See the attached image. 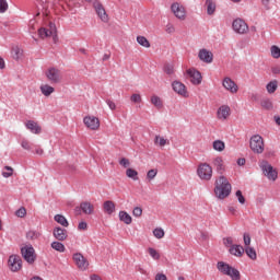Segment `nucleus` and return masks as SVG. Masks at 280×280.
<instances>
[{
  "label": "nucleus",
  "instance_id": "e433bc0d",
  "mask_svg": "<svg viewBox=\"0 0 280 280\" xmlns=\"http://www.w3.org/2000/svg\"><path fill=\"white\" fill-rule=\"evenodd\" d=\"M39 38H48V36H54V31H49L45 27L38 30Z\"/></svg>",
  "mask_w": 280,
  "mask_h": 280
},
{
  "label": "nucleus",
  "instance_id": "aec40b11",
  "mask_svg": "<svg viewBox=\"0 0 280 280\" xmlns=\"http://www.w3.org/2000/svg\"><path fill=\"white\" fill-rule=\"evenodd\" d=\"M218 119H228L229 116L231 115V107H229V105H222L218 112Z\"/></svg>",
  "mask_w": 280,
  "mask_h": 280
},
{
  "label": "nucleus",
  "instance_id": "ddd939ff",
  "mask_svg": "<svg viewBox=\"0 0 280 280\" xmlns=\"http://www.w3.org/2000/svg\"><path fill=\"white\" fill-rule=\"evenodd\" d=\"M83 124L90 130H100V118H97L95 116H85L83 118Z\"/></svg>",
  "mask_w": 280,
  "mask_h": 280
},
{
  "label": "nucleus",
  "instance_id": "393cba45",
  "mask_svg": "<svg viewBox=\"0 0 280 280\" xmlns=\"http://www.w3.org/2000/svg\"><path fill=\"white\" fill-rule=\"evenodd\" d=\"M39 89L40 92L45 95V97H49V95H51V93L56 91V89H54V86L49 84H43Z\"/></svg>",
  "mask_w": 280,
  "mask_h": 280
},
{
  "label": "nucleus",
  "instance_id": "7c9ffc66",
  "mask_svg": "<svg viewBox=\"0 0 280 280\" xmlns=\"http://www.w3.org/2000/svg\"><path fill=\"white\" fill-rule=\"evenodd\" d=\"M244 253H246L247 257H249V259H257V252L255 250V248L247 246L244 248Z\"/></svg>",
  "mask_w": 280,
  "mask_h": 280
},
{
  "label": "nucleus",
  "instance_id": "ea45409f",
  "mask_svg": "<svg viewBox=\"0 0 280 280\" xmlns=\"http://www.w3.org/2000/svg\"><path fill=\"white\" fill-rule=\"evenodd\" d=\"M153 235L156 237V240H163V237H165V231H163L161 228H156L153 230Z\"/></svg>",
  "mask_w": 280,
  "mask_h": 280
},
{
  "label": "nucleus",
  "instance_id": "de8ad7c7",
  "mask_svg": "<svg viewBox=\"0 0 280 280\" xmlns=\"http://www.w3.org/2000/svg\"><path fill=\"white\" fill-rule=\"evenodd\" d=\"M21 148H23V150H32V143H30V141L22 139L21 141Z\"/></svg>",
  "mask_w": 280,
  "mask_h": 280
},
{
  "label": "nucleus",
  "instance_id": "8fccbe9b",
  "mask_svg": "<svg viewBox=\"0 0 280 280\" xmlns=\"http://www.w3.org/2000/svg\"><path fill=\"white\" fill-rule=\"evenodd\" d=\"M130 101L133 102V104H141V94H132Z\"/></svg>",
  "mask_w": 280,
  "mask_h": 280
},
{
  "label": "nucleus",
  "instance_id": "7ed1b4c3",
  "mask_svg": "<svg viewBox=\"0 0 280 280\" xmlns=\"http://www.w3.org/2000/svg\"><path fill=\"white\" fill-rule=\"evenodd\" d=\"M249 148L254 154H264V138L259 135H254L249 140Z\"/></svg>",
  "mask_w": 280,
  "mask_h": 280
},
{
  "label": "nucleus",
  "instance_id": "5fc2aeb1",
  "mask_svg": "<svg viewBox=\"0 0 280 280\" xmlns=\"http://www.w3.org/2000/svg\"><path fill=\"white\" fill-rule=\"evenodd\" d=\"M105 102L107 106L110 108V110H115L117 108V105L110 98H107Z\"/></svg>",
  "mask_w": 280,
  "mask_h": 280
},
{
  "label": "nucleus",
  "instance_id": "f257e3e1",
  "mask_svg": "<svg viewBox=\"0 0 280 280\" xmlns=\"http://www.w3.org/2000/svg\"><path fill=\"white\" fill-rule=\"evenodd\" d=\"M214 194L219 200H224V198H229L231 196V183L224 175H221L214 184Z\"/></svg>",
  "mask_w": 280,
  "mask_h": 280
},
{
  "label": "nucleus",
  "instance_id": "774afa93",
  "mask_svg": "<svg viewBox=\"0 0 280 280\" xmlns=\"http://www.w3.org/2000/svg\"><path fill=\"white\" fill-rule=\"evenodd\" d=\"M90 279H91V280H102V278H100V276H97V275H92V276L90 277Z\"/></svg>",
  "mask_w": 280,
  "mask_h": 280
},
{
  "label": "nucleus",
  "instance_id": "0e129e2a",
  "mask_svg": "<svg viewBox=\"0 0 280 280\" xmlns=\"http://www.w3.org/2000/svg\"><path fill=\"white\" fill-rule=\"evenodd\" d=\"M237 165H240V167L246 165V159L240 158V159L237 160Z\"/></svg>",
  "mask_w": 280,
  "mask_h": 280
},
{
  "label": "nucleus",
  "instance_id": "58836bf2",
  "mask_svg": "<svg viewBox=\"0 0 280 280\" xmlns=\"http://www.w3.org/2000/svg\"><path fill=\"white\" fill-rule=\"evenodd\" d=\"M148 253L150 257H152V259H154L155 261H159V259H161V254H159L156 249L149 247Z\"/></svg>",
  "mask_w": 280,
  "mask_h": 280
},
{
  "label": "nucleus",
  "instance_id": "6e6d98bb",
  "mask_svg": "<svg viewBox=\"0 0 280 280\" xmlns=\"http://www.w3.org/2000/svg\"><path fill=\"white\" fill-rule=\"evenodd\" d=\"M243 240H244L245 247L250 246V235L249 234L245 233L243 236Z\"/></svg>",
  "mask_w": 280,
  "mask_h": 280
},
{
  "label": "nucleus",
  "instance_id": "2f4dec72",
  "mask_svg": "<svg viewBox=\"0 0 280 280\" xmlns=\"http://www.w3.org/2000/svg\"><path fill=\"white\" fill-rule=\"evenodd\" d=\"M38 237H40V232L36 230H30L26 233V240H31L32 242H34V240H38Z\"/></svg>",
  "mask_w": 280,
  "mask_h": 280
},
{
  "label": "nucleus",
  "instance_id": "4468645a",
  "mask_svg": "<svg viewBox=\"0 0 280 280\" xmlns=\"http://www.w3.org/2000/svg\"><path fill=\"white\" fill-rule=\"evenodd\" d=\"M262 172H264L265 176H267V178L269 180H277V178L279 176V173L277 172V170H275L272 167V165L268 164V162H266L262 165Z\"/></svg>",
  "mask_w": 280,
  "mask_h": 280
},
{
  "label": "nucleus",
  "instance_id": "bf43d9fd",
  "mask_svg": "<svg viewBox=\"0 0 280 280\" xmlns=\"http://www.w3.org/2000/svg\"><path fill=\"white\" fill-rule=\"evenodd\" d=\"M223 244L224 246H233V238L231 237L223 238Z\"/></svg>",
  "mask_w": 280,
  "mask_h": 280
},
{
  "label": "nucleus",
  "instance_id": "69168bd1",
  "mask_svg": "<svg viewBox=\"0 0 280 280\" xmlns=\"http://www.w3.org/2000/svg\"><path fill=\"white\" fill-rule=\"evenodd\" d=\"M262 5L266 8V10H270L268 5H270V0H261Z\"/></svg>",
  "mask_w": 280,
  "mask_h": 280
},
{
  "label": "nucleus",
  "instance_id": "a878e982",
  "mask_svg": "<svg viewBox=\"0 0 280 280\" xmlns=\"http://www.w3.org/2000/svg\"><path fill=\"white\" fill-rule=\"evenodd\" d=\"M207 14L211 16L215 14V0H206Z\"/></svg>",
  "mask_w": 280,
  "mask_h": 280
},
{
  "label": "nucleus",
  "instance_id": "f3484780",
  "mask_svg": "<svg viewBox=\"0 0 280 280\" xmlns=\"http://www.w3.org/2000/svg\"><path fill=\"white\" fill-rule=\"evenodd\" d=\"M171 10L175 14L176 19L184 21L186 16L185 7L180 5L179 3H173Z\"/></svg>",
  "mask_w": 280,
  "mask_h": 280
},
{
  "label": "nucleus",
  "instance_id": "39448f33",
  "mask_svg": "<svg viewBox=\"0 0 280 280\" xmlns=\"http://www.w3.org/2000/svg\"><path fill=\"white\" fill-rule=\"evenodd\" d=\"M197 174L201 180H211L213 168L208 163H202L198 166Z\"/></svg>",
  "mask_w": 280,
  "mask_h": 280
},
{
  "label": "nucleus",
  "instance_id": "20e7f679",
  "mask_svg": "<svg viewBox=\"0 0 280 280\" xmlns=\"http://www.w3.org/2000/svg\"><path fill=\"white\" fill-rule=\"evenodd\" d=\"M45 75L50 84H60L62 82V72L58 68H48Z\"/></svg>",
  "mask_w": 280,
  "mask_h": 280
},
{
  "label": "nucleus",
  "instance_id": "a211bd4d",
  "mask_svg": "<svg viewBox=\"0 0 280 280\" xmlns=\"http://www.w3.org/2000/svg\"><path fill=\"white\" fill-rule=\"evenodd\" d=\"M52 235L55 238L58 240V242H65V240H67V237H69L67 230H65L60 226H57L54 229Z\"/></svg>",
  "mask_w": 280,
  "mask_h": 280
},
{
  "label": "nucleus",
  "instance_id": "4d7b16f0",
  "mask_svg": "<svg viewBox=\"0 0 280 280\" xmlns=\"http://www.w3.org/2000/svg\"><path fill=\"white\" fill-rule=\"evenodd\" d=\"M78 229H79V231H86V229H89V224H86V222L82 221L79 223Z\"/></svg>",
  "mask_w": 280,
  "mask_h": 280
},
{
  "label": "nucleus",
  "instance_id": "3c124183",
  "mask_svg": "<svg viewBox=\"0 0 280 280\" xmlns=\"http://www.w3.org/2000/svg\"><path fill=\"white\" fill-rule=\"evenodd\" d=\"M155 143H159V145H161V148H163V145H165L167 143V140L165 138H161L160 136H156Z\"/></svg>",
  "mask_w": 280,
  "mask_h": 280
},
{
  "label": "nucleus",
  "instance_id": "864d4df0",
  "mask_svg": "<svg viewBox=\"0 0 280 280\" xmlns=\"http://www.w3.org/2000/svg\"><path fill=\"white\" fill-rule=\"evenodd\" d=\"M119 165H121L122 167H130V160L126 159V158H122L120 161H119Z\"/></svg>",
  "mask_w": 280,
  "mask_h": 280
},
{
  "label": "nucleus",
  "instance_id": "a18cd8bd",
  "mask_svg": "<svg viewBox=\"0 0 280 280\" xmlns=\"http://www.w3.org/2000/svg\"><path fill=\"white\" fill-rule=\"evenodd\" d=\"M15 215L18 218H25V215H27V210H25V207H21L19 210L15 211Z\"/></svg>",
  "mask_w": 280,
  "mask_h": 280
},
{
  "label": "nucleus",
  "instance_id": "2eb2a0df",
  "mask_svg": "<svg viewBox=\"0 0 280 280\" xmlns=\"http://www.w3.org/2000/svg\"><path fill=\"white\" fill-rule=\"evenodd\" d=\"M198 58L201 62H206V65H211L213 62V52L208 50L207 48H202L198 52Z\"/></svg>",
  "mask_w": 280,
  "mask_h": 280
},
{
  "label": "nucleus",
  "instance_id": "412c9836",
  "mask_svg": "<svg viewBox=\"0 0 280 280\" xmlns=\"http://www.w3.org/2000/svg\"><path fill=\"white\" fill-rule=\"evenodd\" d=\"M229 252L230 255H234V257H242L244 255V247L242 245H232Z\"/></svg>",
  "mask_w": 280,
  "mask_h": 280
},
{
  "label": "nucleus",
  "instance_id": "79ce46f5",
  "mask_svg": "<svg viewBox=\"0 0 280 280\" xmlns=\"http://www.w3.org/2000/svg\"><path fill=\"white\" fill-rule=\"evenodd\" d=\"M156 174H159V171L156 168H152L147 173V178L149 180H154V178H156Z\"/></svg>",
  "mask_w": 280,
  "mask_h": 280
},
{
  "label": "nucleus",
  "instance_id": "f03ea898",
  "mask_svg": "<svg viewBox=\"0 0 280 280\" xmlns=\"http://www.w3.org/2000/svg\"><path fill=\"white\" fill-rule=\"evenodd\" d=\"M217 269L221 275H224L225 277H230L231 280H241L242 273H240V270L228 262L219 261L217 262Z\"/></svg>",
  "mask_w": 280,
  "mask_h": 280
},
{
  "label": "nucleus",
  "instance_id": "680f3d73",
  "mask_svg": "<svg viewBox=\"0 0 280 280\" xmlns=\"http://www.w3.org/2000/svg\"><path fill=\"white\" fill-rule=\"evenodd\" d=\"M155 280H167V276L165 273H156Z\"/></svg>",
  "mask_w": 280,
  "mask_h": 280
},
{
  "label": "nucleus",
  "instance_id": "6ab92c4d",
  "mask_svg": "<svg viewBox=\"0 0 280 280\" xmlns=\"http://www.w3.org/2000/svg\"><path fill=\"white\" fill-rule=\"evenodd\" d=\"M173 86V91H175V93H178V95H187V88L185 86V84H183V82L180 81H174L172 83Z\"/></svg>",
  "mask_w": 280,
  "mask_h": 280
},
{
  "label": "nucleus",
  "instance_id": "c03bdc74",
  "mask_svg": "<svg viewBox=\"0 0 280 280\" xmlns=\"http://www.w3.org/2000/svg\"><path fill=\"white\" fill-rule=\"evenodd\" d=\"M272 58H280V48L278 46H271Z\"/></svg>",
  "mask_w": 280,
  "mask_h": 280
},
{
  "label": "nucleus",
  "instance_id": "a19ab883",
  "mask_svg": "<svg viewBox=\"0 0 280 280\" xmlns=\"http://www.w3.org/2000/svg\"><path fill=\"white\" fill-rule=\"evenodd\" d=\"M164 73H166L167 75H173L174 73V66L171 63H166L163 68Z\"/></svg>",
  "mask_w": 280,
  "mask_h": 280
},
{
  "label": "nucleus",
  "instance_id": "f704fd0d",
  "mask_svg": "<svg viewBox=\"0 0 280 280\" xmlns=\"http://www.w3.org/2000/svg\"><path fill=\"white\" fill-rule=\"evenodd\" d=\"M137 43L141 45V47H145V49H150V40L145 36H138Z\"/></svg>",
  "mask_w": 280,
  "mask_h": 280
},
{
  "label": "nucleus",
  "instance_id": "c85d7f7f",
  "mask_svg": "<svg viewBox=\"0 0 280 280\" xmlns=\"http://www.w3.org/2000/svg\"><path fill=\"white\" fill-rule=\"evenodd\" d=\"M279 86V82H277V80H273V81H270L267 85H266V89H267V93H275L277 91Z\"/></svg>",
  "mask_w": 280,
  "mask_h": 280
},
{
  "label": "nucleus",
  "instance_id": "1a4fd4ad",
  "mask_svg": "<svg viewBox=\"0 0 280 280\" xmlns=\"http://www.w3.org/2000/svg\"><path fill=\"white\" fill-rule=\"evenodd\" d=\"M75 213H84L85 215H93L95 213V207L89 201H83L80 203V207L74 209Z\"/></svg>",
  "mask_w": 280,
  "mask_h": 280
},
{
  "label": "nucleus",
  "instance_id": "cd10ccee",
  "mask_svg": "<svg viewBox=\"0 0 280 280\" xmlns=\"http://www.w3.org/2000/svg\"><path fill=\"white\" fill-rule=\"evenodd\" d=\"M54 220L61 226H65V228L69 226V221H67V218H65V215L62 214H56Z\"/></svg>",
  "mask_w": 280,
  "mask_h": 280
},
{
  "label": "nucleus",
  "instance_id": "c9c22d12",
  "mask_svg": "<svg viewBox=\"0 0 280 280\" xmlns=\"http://www.w3.org/2000/svg\"><path fill=\"white\" fill-rule=\"evenodd\" d=\"M151 104H153V106H155V108L161 109L163 108V101H161V97L153 95L151 97Z\"/></svg>",
  "mask_w": 280,
  "mask_h": 280
},
{
  "label": "nucleus",
  "instance_id": "bb28decb",
  "mask_svg": "<svg viewBox=\"0 0 280 280\" xmlns=\"http://www.w3.org/2000/svg\"><path fill=\"white\" fill-rule=\"evenodd\" d=\"M118 215H119L120 222H124L125 224H132V217H130L128 212L120 211Z\"/></svg>",
  "mask_w": 280,
  "mask_h": 280
},
{
  "label": "nucleus",
  "instance_id": "423d86ee",
  "mask_svg": "<svg viewBox=\"0 0 280 280\" xmlns=\"http://www.w3.org/2000/svg\"><path fill=\"white\" fill-rule=\"evenodd\" d=\"M21 255L27 264H34L36 261V250L34 249V246L26 245L21 248Z\"/></svg>",
  "mask_w": 280,
  "mask_h": 280
},
{
  "label": "nucleus",
  "instance_id": "f8f14e48",
  "mask_svg": "<svg viewBox=\"0 0 280 280\" xmlns=\"http://www.w3.org/2000/svg\"><path fill=\"white\" fill-rule=\"evenodd\" d=\"M72 259L78 266L79 270H86L89 268V260L84 257V255L77 253L73 255Z\"/></svg>",
  "mask_w": 280,
  "mask_h": 280
},
{
  "label": "nucleus",
  "instance_id": "13d9d810",
  "mask_svg": "<svg viewBox=\"0 0 280 280\" xmlns=\"http://www.w3.org/2000/svg\"><path fill=\"white\" fill-rule=\"evenodd\" d=\"M174 32H176V28H174V25L167 24L166 25V33L167 34H174Z\"/></svg>",
  "mask_w": 280,
  "mask_h": 280
},
{
  "label": "nucleus",
  "instance_id": "603ef678",
  "mask_svg": "<svg viewBox=\"0 0 280 280\" xmlns=\"http://www.w3.org/2000/svg\"><path fill=\"white\" fill-rule=\"evenodd\" d=\"M13 58L14 60H19V58H21V49L19 47L13 48Z\"/></svg>",
  "mask_w": 280,
  "mask_h": 280
},
{
  "label": "nucleus",
  "instance_id": "dca6fc26",
  "mask_svg": "<svg viewBox=\"0 0 280 280\" xmlns=\"http://www.w3.org/2000/svg\"><path fill=\"white\" fill-rule=\"evenodd\" d=\"M223 88L226 90V91H230V93H237L238 91V86L236 85L235 81H233L231 78L229 77H225L223 79Z\"/></svg>",
  "mask_w": 280,
  "mask_h": 280
},
{
  "label": "nucleus",
  "instance_id": "338daca9",
  "mask_svg": "<svg viewBox=\"0 0 280 280\" xmlns=\"http://www.w3.org/2000/svg\"><path fill=\"white\" fill-rule=\"evenodd\" d=\"M12 172H2V176L4 177V178H10V176H12Z\"/></svg>",
  "mask_w": 280,
  "mask_h": 280
},
{
  "label": "nucleus",
  "instance_id": "b1692460",
  "mask_svg": "<svg viewBox=\"0 0 280 280\" xmlns=\"http://www.w3.org/2000/svg\"><path fill=\"white\" fill-rule=\"evenodd\" d=\"M213 165L217 168L218 174H224V162L222 158H215L213 160Z\"/></svg>",
  "mask_w": 280,
  "mask_h": 280
},
{
  "label": "nucleus",
  "instance_id": "473e14b6",
  "mask_svg": "<svg viewBox=\"0 0 280 280\" xmlns=\"http://www.w3.org/2000/svg\"><path fill=\"white\" fill-rule=\"evenodd\" d=\"M51 248H54V250H57L58 253H65V250H67V248L65 247V244L55 241L51 243Z\"/></svg>",
  "mask_w": 280,
  "mask_h": 280
},
{
  "label": "nucleus",
  "instance_id": "5701e85b",
  "mask_svg": "<svg viewBox=\"0 0 280 280\" xmlns=\"http://www.w3.org/2000/svg\"><path fill=\"white\" fill-rule=\"evenodd\" d=\"M103 209L105 213H107L108 215H113V213H115V202H113L112 200L105 201L103 203Z\"/></svg>",
  "mask_w": 280,
  "mask_h": 280
},
{
  "label": "nucleus",
  "instance_id": "0eeeda50",
  "mask_svg": "<svg viewBox=\"0 0 280 280\" xmlns=\"http://www.w3.org/2000/svg\"><path fill=\"white\" fill-rule=\"evenodd\" d=\"M9 268L12 272H19L23 268V260L19 255H11L9 257Z\"/></svg>",
  "mask_w": 280,
  "mask_h": 280
},
{
  "label": "nucleus",
  "instance_id": "4be33fe9",
  "mask_svg": "<svg viewBox=\"0 0 280 280\" xmlns=\"http://www.w3.org/2000/svg\"><path fill=\"white\" fill-rule=\"evenodd\" d=\"M26 128L27 130H31V132H33L34 135H40V126H38V124L34 120H28L26 122Z\"/></svg>",
  "mask_w": 280,
  "mask_h": 280
},
{
  "label": "nucleus",
  "instance_id": "49530a36",
  "mask_svg": "<svg viewBox=\"0 0 280 280\" xmlns=\"http://www.w3.org/2000/svg\"><path fill=\"white\" fill-rule=\"evenodd\" d=\"M236 198H237L240 205L246 203V198L244 197V195H242V190L236 191Z\"/></svg>",
  "mask_w": 280,
  "mask_h": 280
},
{
  "label": "nucleus",
  "instance_id": "052dcab7",
  "mask_svg": "<svg viewBox=\"0 0 280 280\" xmlns=\"http://www.w3.org/2000/svg\"><path fill=\"white\" fill-rule=\"evenodd\" d=\"M271 73H273V75H280V67L279 66L272 67Z\"/></svg>",
  "mask_w": 280,
  "mask_h": 280
},
{
  "label": "nucleus",
  "instance_id": "4c0bfd02",
  "mask_svg": "<svg viewBox=\"0 0 280 280\" xmlns=\"http://www.w3.org/2000/svg\"><path fill=\"white\" fill-rule=\"evenodd\" d=\"M260 106H262L265 110H272L273 108L272 101H270V98H264L260 102Z\"/></svg>",
  "mask_w": 280,
  "mask_h": 280
},
{
  "label": "nucleus",
  "instance_id": "37998d69",
  "mask_svg": "<svg viewBox=\"0 0 280 280\" xmlns=\"http://www.w3.org/2000/svg\"><path fill=\"white\" fill-rule=\"evenodd\" d=\"M8 12V0H0V14Z\"/></svg>",
  "mask_w": 280,
  "mask_h": 280
},
{
  "label": "nucleus",
  "instance_id": "9b49d317",
  "mask_svg": "<svg viewBox=\"0 0 280 280\" xmlns=\"http://www.w3.org/2000/svg\"><path fill=\"white\" fill-rule=\"evenodd\" d=\"M93 8L101 21H103V23H108V14L106 13V9H104V5H102L100 1L95 0L93 2Z\"/></svg>",
  "mask_w": 280,
  "mask_h": 280
},
{
  "label": "nucleus",
  "instance_id": "9d476101",
  "mask_svg": "<svg viewBox=\"0 0 280 280\" xmlns=\"http://www.w3.org/2000/svg\"><path fill=\"white\" fill-rule=\"evenodd\" d=\"M187 75L190 78L191 84L198 86V84H202V74L195 68H190L186 71Z\"/></svg>",
  "mask_w": 280,
  "mask_h": 280
},
{
  "label": "nucleus",
  "instance_id": "6e6552de",
  "mask_svg": "<svg viewBox=\"0 0 280 280\" xmlns=\"http://www.w3.org/2000/svg\"><path fill=\"white\" fill-rule=\"evenodd\" d=\"M232 30L236 34H247L248 33V24L242 19H236L232 23Z\"/></svg>",
  "mask_w": 280,
  "mask_h": 280
},
{
  "label": "nucleus",
  "instance_id": "09e8293b",
  "mask_svg": "<svg viewBox=\"0 0 280 280\" xmlns=\"http://www.w3.org/2000/svg\"><path fill=\"white\" fill-rule=\"evenodd\" d=\"M132 214L135 218H141V215H143V209H141V207H136L133 208Z\"/></svg>",
  "mask_w": 280,
  "mask_h": 280
},
{
  "label": "nucleus",
  "instance_id": "e2e57ef3",
  "mask_svg": "<svg viewBox=\"0 0 280 280\" xmlns=\"http://www.w3.org/2000/svg\"><path fill=\"white\" fill-rule=\"evenodd\" d=\"M48 32H52V35L56 34V24L55 23H49V30Z\"/></svg>",
  "mask_w": 280,
  "mask_h": 280
},
{
  "label": "nucleus",
  "instance_id": "c756f323",
  "mask_svg": "<svg viewBox=\"0 0 280 280\" xmlns=\"http://www.w3.org/2000/svg\"><path fill=\"white\" fill-rule=\"evenodd\" d=\"M212 148H213V150H215L217 152H224V148H225L224 141H222V140H215V141H213Z\"/></svg>",
  "mask_w": 280,
  "mask_h": 280
},
{
  "label": "nucleus",
  "instance_id": "72a5a7b5",
  "mask_svg": "<svg viewBox=\"0 0 280 280\" xmlns=\"http://www.w3.org/2000/svg\"><path fill=\"white\" fill-rule=\"evenodd\" d=\"M126 176L132 180H139V172L133 168H127Z\"/></svg>",
  "mask_w": 280,
  "mask_h": 280
}]
</instances>
